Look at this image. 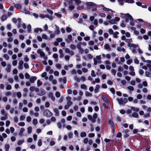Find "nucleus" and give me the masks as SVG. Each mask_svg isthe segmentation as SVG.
<instances>
[{"instance_id": "4", "label": "nucleus", "mask_w": 151, "mask_h": 151, "mask_svg": "<svg viewBox=\"0 0 151 151\" xmlns=\"http://www.w3.org/2000/svg\"><path fill=\"white\" fill-rule=\"evenodd\" d=\"M86 4L87 5V8L88 9H90L91 8L90 6L92 7H96L97 6L96 4L93 2H87L86 3Z\"/></svg>"}, {"instance_id": "32", "label": "nucleus", "mask_w": 151, "mask_h": 151, "mask_svg": "<svg viewBox=\"0 0 151 151\" xmlns=\"http://www.w3.org/2000/svg\"><path fill=\"white\" fill-rule=\"evenodd\" d=\"M113 34L114 37L116 38L118 37L117 35L119 34V33L118 32L116 31Z\"/></svg>"}, {"instance_id": "13", "label": "nucleus", "mask_w": 151, "mask_h": 151, "mask_svg": "<svg viewBox=\"0 0 151 151\" xmlns=\"http://www.w3.org/2000/svg\"><path fill=\"white\" fill-rule=\"evenodd\" d=\"M53 111L55 113V116H59L60 114L58 111V109L57 108L53 109Z\"/></svg>"}, {"instance_id": "6", "label": "nucleus", "mask_w": 151, "mask_h": 151, "mask_svg": "<svg viewBox=\"0 0 151 151\" xmlns=\"http://www.w3.org/2000/svg\"><path fill=\"white\" fill-rule=\"evenodd\" d=\"M46 93L44 89L42 88L40 89V91L37 93V95L40 96H43Z\"/></svg>"}, {"instance_id": "5", "label": "nucleus", "mask_w": 151, "mask_h": 151, "mask_svg": "<svg viewBox=\"0 0 151 151\" xmlns=\"http://www.w3.org/2000/svg\"><path fill=\"white\" fill-rule=\"evenodd\" d=\"M73 0H68V2L69 8L71 10H73L74 8V6L73 5Z\"/></svg>"}, {"instance_id": "17", "label": "nucleus", "mask_w": 151, "mask_h": 151, "mask_svg": "<svg viewBox=\"0 0 151 151\" xmlns=\"http://www.w3.org/2000/svg\"><path fill=\"white\" fill-rule=\"evenodd\" d=\"M127 46L129 47H133L135 48L137 47V45L134 44L130 43H129V44H128Z\"/></svg>"}, {"instance_id": "26", "label": "nucleus", "mask_w": 151, "mask_h": 151, "mask_svg": "<svg viewBox=\"0 0 151 151\" xmlns=\"http://www.w3.org/2000/svg\"><path fill=\"white\" fill-rule=\"evenodd\" d=\"M96 59H97V60H98L99 63H101V57L100 55L96 56Z\"/></svg>"}, {"instance_id": "9", "label": "nucleus", "mask_w": 151, "mask_h": 151, "mask_svg": "<svg viewBox=\"0 0 151 151\" xmlns=\"http://www.w3.org/2000/svg\"><path fill=\"white\" fill-rule=\"evenodd\" d=\"M72 36L71 35H69L68 36V38L66 40V41L67 43H70L72 41Z\"/></svg>"}, {"instance_id": "15", "label": "nucleus", "mask_w": 151, "mask_h": 151, "mask_svg": "<svg viewBox=\"0 0 151 151\" xmlns=\"http://www.w3.org/2000/svg\"><path fill=\"white\" fill-rule=\"evenodd\" d=\"M88 118L89 120L91 121L93 123H94L96 121V120H95V119H93L92 116L90 115H88Z\"/></svg>"}, {"instance_id": "45", "label": "nucleus", "mask_w": 151, "mask_h": 151, "mask_svg": "<svg viewBox=\"0 0 151 151\" xmlns=\"http://www.w3.org/2000/svg\"><path fill=\"white\" fill-rule=\"evenodd\" d=\"M24 142V140L23 139L19 140L17 142V144L19 145H20Z\"/></svg>"}, {"instance_id": "47", "label": "nucleus", "mask_w": 151, "mask_h": 151, "mask_svg": "<svg viewBox=\"0 0 151 151\" xmlns=\"http://www.w3.org/2000/svg\"><path fill=\"white\" fill-rule=\"evenodd\" d=\"M88 139L87 138H84L83 140V142L85 144H86L88 142Z\"/></svg>"}, {"instance_id": "61", "label": "nucleus", "mask_w": 151, "mask_h": 151, "mask_svg": "<svg viewBox=\"0 0 151 151\" xmlns=\"http://www.w3.org/2000/svg\"><path fill=\"white\" fill-rule=\"evenodd\" d=\"M66 31L68 32H70L71 31V29L70 28L67 27L66 28Z\"/></svg>"}, {"instance_id": "64", "label": "nucleus", "mask_w": 151, "mask_h": 151, "mask_svg": "<svg viewBox=\"0 0 151 151\" xmlns=\"http://www.w3.org/2000/svg\"><path fill=\"white\" fill-rule=\"evenodd\" d=\"M24 60L26 62H27L29 60V59L28 58L27 55H25L24 59Z\"/></svg>"}, {"instance_id": "8", "label": "nucleus", "mask_w": 151, "mask_h": 151, "mask_svg": "<svg viewBox=\"0 0 151 151\" xmlns=\"http://www.w3.org/2000/svg\"><path fill=\"white\" fill-rule=\"evenodd\" d=\"M24 62L23 60H21L19 61V66L18 68L19 70H22L23 68V64Z\"/></svg>"}, {"instance_id": "11", "label": "nucleus", "mask_w": 151, "mask_h": 151, "mask_svg": "<svg viewBox=\"0 0 151 151\" xmlns=\"http://www.w3.org/2000/svg\"><path fill=\"white\" fill-rule=\"evenodd\" d=\"M37 53L39 54L42 57H44L45 56V53L40 49H38L37 51Z\"/></svg>"}, {"instance_id": "48", "label": "nucleus", "mask_w": 151, "mask_h": 151, "mask_svg": "<svg viewBox=\"0 0 151 151\" xmlns=\"http://www.w3.org/2000/svg\"><path fill=\"white\" fill-rule=\"evenodd\" d=\"M37 145L39 146H40L42 145V140L41 139H39L37 143Z\"/></svg>"}, {"instance_id": "43", "label": "nucleus", "mask_w": 151, "mask_h": 151, "mask_svg": "<svg viewBox=\"0 0 151 151\" xmlns=\"http://www.w3.org/2000/svg\"><path fill=\"white\" fill-rule=\"evenodd\" d=\"M109 22L111 24H114L115 23L116 21L114 19H112L109 20Z\"/></svg>"}, {"instance_id": "16", "label": "nucleus", "mask_w": 151, "mask_h": 151, "mask_svg": "<svg viewBox=\"0 0 151 151\" xmlns=\"http://www.w3.org/2000/svg\"><path fill=\"white\" fill-rule=\"evenodd\" d=\"M100 87V86L99 85L97 84L96 85L95 88L94 90V91L95 93H96L97 92H98L99 91Z\"/></svg>"}, {"instance_id": "24", "label": "nucleus", "mask_w": 151, "mask_h": 151, "mask_svg": "<svg viewBox=\"0 0 151 151\" xmlns=\"http://www.w3.org/2000/svg\"><path fill=\"white\" fill-rule=\"evenodd\" d=\"M16 94L17 96V97L18 98L20 99V98H21L22 95V93L21 92H16Z\"/></svg>"}, {"instance_id": "50", "label": "nucleus", "mask_w": 151, "mask_h": 151, "mask_svg": "<svg viewBox=\"0 0 151 151\" xmlns=\"http://www.w3.org/2000/svg\"><path fill=\"white\" fill-rule=\"evenodd\" d=\"M70 48L73 50L75 49L76 48V47L74 45L71 44L70 46Z\"/></svg>"}, {"instance_id": "63", "label": "nucleus", "mask_w": 151, "mask_h": 151, "mask_svg": "<svg viewBox=\"0 0 151 151\" xmlns=\"http://www.w3.org/2000/svg\"><path fill=\"white\" fill-rule=\"evenodd\" d=\"M95 134L93 133H90L88 134V137H93L95 136Z\"/></svg>"}, {"instance_id": "29", "label": "nucleus", "mask_w": 151, "mask_h": 151, "mask_svg": "<svg viewBox=\"0 0 151 151\" xmlns=\"http://www.w3.org/2000/svg\"><path fill=\"white\" fill-rule=\"evenodd\" d=\"M81 88L82 89L86 90L87 86L86 85L84 84H82L81 85Z\"/></svg>"}, {"instance_id": "25", "label": "nucleus", "mask_w": 151, "mask_h": 151, "mask_svg": "<svg viewBox=\"0 0 151 151\" xmlns=\"http://www.w3.org/2000/svg\"><path fill=\"white\" fill-rule=\"evenodd\" d=\"M117 50L118 51H122L123 52H124L125 50L124 48H122L121 47H118L117 48Z\"/></svg>"}, {"instance_id": "33", "label": "nucleus", "mask_w": 151, "mask_h": 151, "mask_svg": "<svg viewBox=\"0 0 151 151\" xmlns=\"http://www.w3.org/2000/svg\"><path fill=\"white\" fill-rule=\"evenodd\" d=\"M7 18V16L6 15H4L2 16L1 19L2 21H3L6 20Z\"/></svg>"}, {"instance_id": "34", "label": "nucleus", "mask_w": 151, "mask_h": 151, "mask_svg": "<svg viewBox=\"0 0 151 151\" xmlns=\"http://www.w3.org/2000/svg\"><path fill=\"white\" fill-rule=\"evenodd\" d=\"M11 86L9 84H7L6 87V89L7 90H9L12 89Z\"/></svg>"}, {"instance_id": "2", "label": "nucleus", "mask_w": 151, "mask_h": 151, "mask_svg": "<svg viewBox=\"0 0 151 151\" xmlns=\"http://www.w3.org/2000/svg\"><path fill=\"white\" fill-rule=\"evenodd\" d=\"M43 115L47 117H50L52 115V113L48 109H46L43 112Z\"/></svg>"}, {"instance_id": "23", "label": "nucleus", "mask_w": 151, "mask_h": 151, "mask_svg": "<svg viewBox=\"0 0 151 151\" xmlns=\"http://www.w3.org/2000/svg\"><path fill=\"white\" fill-rule=\"evenodd\" d=\"M14 6L15 8L19 9H21L22 7V6L20 4H15L14 5Z\"/></svg>"}, {"instance_id": "55", "label": "nucleus", "mask_w": 151, "mask_h": 151, "mask_svg": "<svg viewBox=\"0 0 151 151\" xmlns=\"http://www.w3.org/2000/svg\"><path fill=\"white\" fill-rule=\"evenodd\" d=\"M11 95H12V93L10 91H7V92H6L5 93V95L7 96H10Z\"/></svg>"}, {"instance_id": "19", "label": "nucleus", "mask_w": 151, "mask_h": 151, "mask_svg": "<svg viewBox=\"0 0 151 151\" xmlns=\"http://www.w3.org/2000/svg\"><path fill=\"white\" fill-rule=\"evenodd\" d=\"M42 29L40 28H35L34 30V32L36 33H37L39 31L40 32L42 31Z\"/></svg>"}, {"instance_id": "30", "label": "nucleus", "mask_w": 151, "mask_h": 151, "mask_svg": "<svg viewBox=\"0 0 151 151\" xmlns=\"http://www.w3.org/2000/svg\"><path fill=\"white\" fill-rule=\"evenodd\" d=\"M8 118V116H3L1 117V120L2 121L7 119Z\"/></svg>"}, {"instance_id": "46", "label": "nucleus", "mask_w": 151, "mask_h": 151, "mask_svg": "<svg viewBox=\"0 0 151 151\" xmlns=\"http://www.w3.org/2000/svg\"><path fill=\"white\" fill-rule=\"evenodd\" d=\"M10 148V145L9 144H6L5 145V150H9Z\"/></svg>"}, {"instance_id": "12", "label": "nucleus", "mask_w": 151, "mask_h": 151, "mask_svg": "<svg viewBox=\"0 0 151 151\" xmlns=\"http://www.w3.org/2000/svg\"><path fill=\"white\" fill-rule=\"evenodd\" d=\"M5 70L8 73H9L11 72V66L10 64H7V67L5 69Z\"/></svg>"}, {"instance_id": "36", "label": "nucleus", "mask_w": 151, "mask_h": 151, "mask_svg": "<svg viewBox=\"0 0 151 151\" xmlns=\"http://www.w3.org/2000/svg\"><path fill=\"white\" fill-rule=\"evenodd\" d=\"M3 57L6 60H8L9 58V56L6 54H4L3 55Z\"/></svg>"}, {"instance_id": "39", "label": "nucleus", "mask_w": 151, "mask_h": 151, "mask_svg": "<svg viewBox=\"0 0 151 151\" xmlns=\"http://www.w3.org/2000/svg\"><path fill=\"white\" fill-rule=\"evenodd\" d=\"M37 85L38 86H40L42 85V82L40 80H38L37 81Z\"/></svg>"}, {"instance_id": "58", "label": "nucleus", "mask_w": 151, "mask_h": 151, "mask_svg": "<svg viewBox=\"0 0 151 151\" xmlns=\"http://www.w3.org/2000/svg\"><path fill=\"white\" fill-rule=\"evenodd\" d=\"M12 64L14 66H16L17 64V60H14L12 61Z\"/></svg>"}, {"instance_id": "62", "label": "nucleus", "mask_w": 151, "mask_h": 151, "mask_svg": "<svg viewBox=\"0 0 151 151\" xmlns=\"http://www.w3.org/2000/svg\"><path fill=\"white\" fill-rule=\"evenodd\" d=\"M72 75L76 74V71L75 69H73L71 71Z\"/></svg>"}, {"instance_id": "41", "label": "nucleus", "mask_w": 151, "mask_h": 151, "mask_svg": "<svg viewBox=\"0 0 151 151\" xmlns=\"http://www.w3.org/2000/svg\"><path fill=\"white\" fill-rule=\"evenodd\" d=\"M124 1L125 2L128 3H132L134 2L133 0H124Z\"/></svg>"}, {"instance_id": "27", "label": "nucleus", "mask_w": 151, "mask_h": 151, "mask_svg": "<svg viewBox=\"0 0 151 151\" xmlns=\"http://www.w3.org/2000/svg\"><path fill=\"white\" fill-rule=\"evenodd\" d=\"M80 136L82 137H86V133L85 132H82L80 134Z\"/></svg>"}, {"instance_id": "49", "label": "nucleus", "mask_w": 151, "mask_h": 151, "mask_svg": "<svg viewBox=\"0 0 151 151\" xmlns=\"http://www.w3.org/2000/svg\"><path fill=\"white\" fill-rule=\"evenodd\" d=\"M132 62V59H130L128 60L127 61V63L128 65H130Z\"/></svg>"}, {"instance_id": "28", "label": "nucleus", "mask_w": 151, "mask_h": 151, "mask_svg": "<svg viewBox=\"0 0 151 151\" xmlns=\"http://www.w3.org/2000/svg\"><path fill=\"white\" fill-rule=\"evenodd\" d=\"M45 17H47L49 19L52 20L53 19V17L52 16H49L48 14H46L45 15Z\"/></svg>"}, {"instance_id": "40", "label": "nucleus", "mask_w": 151, "mask_h": 151, "mask_svg": "<svg viewBox=\"0 0 151 151\" xmlns=\"http://www.w3.org/2000/svg\"><path fill=\"white\" fill-rule=\"evenodd\" d=\"M32 127H29L27 128V132L29 134H30L32 131Z\"/></svg>"}, {"instance_id": "54", "label": "nucleus", "mask_w": 151, "mask_h": 151, "mask_svg": "<svg viewBox=\"0 0 151 151\" xmlns=\"http://www.w3.org/2000/svg\"><path fill=\"white\" fill-rule=\"evenodd\" d=\"M68 138L70 139L73 137V133L72 132H70L68 133Z\"/></svg>"}, {"instance_id": "37", "label": "nucleus", "mask_w": 151, "mask_h": 151, "mask_svg": "<svg viewBox=\"0 0 151 151\" xmlns=\"http://www.w3.org/2000/svg\"><path fill=\"white\" fill-rule=\"evenodd\" d=\"M132 115L133 117L137 118H138L139 116L138 114L136 112L133 113L132 114Z\"/></svg>"}, {"instance_id": "1", "label": "nucleus", "mask_w": 151, "mask_h": 151, "mask_svg": "<svg viewBox=\"0 0 151 151\" xmlns=\"http://www.w3.org/2000/svg\"><path fill=\"white\" fill-rule=\"evenodd\" d=\"M116 100L118 102L119 104L121 105H124L128 101L127 99L126 98L124 99L122 98H117Z\"/></svg>"}, {"instance_id": "44", "label": "nucleus", "mask_w": 151, "mask_h": 151, "mask_svg": "<svg viewBox=\"0 0 151 151\" xmlns=\"http://www.w3.org/2000/svg\"><path fill=\"white\" fill-rule=\"evenodd\" d=\"M145 75L146 76L148 77H151V73L149 72L146 71L145 72Z\"/></svg>"}, {"instance_id": "53", "label": "nucleus", "mask_w": 151, "mask_h": 151, "mask_svg": "<svg viewBox=\"0 0 151 151\" xmlns=\"http://www.w3.org/2000/svg\"><path fill=\"white\" fill-rule=\"evenodd\" d=\"M118 1L119 3V5H123L124 3L123 0H118Z\"/></svg>"}, {"instance_id": "7", "label": "nucleus", "mask_w": 151, "mask_h": 151, "mask_svg": "<svg viewBox=\"0 0 151 151\" xmlns=\"http://www.w3.org/2000/svg\"><path fill=\"white\" fill-rule=\"evenodd\" d=\"M66 99L67 101V104L69 105H71L73 103L71 101V98L70 96H67L66 97Z\"/></svg>"}, {"instance_id": "18", "label": "nucleus", "mask_w": 151, "mask_h": 151, "mask_svg": "<svg viewBox=\"0 0 151 151\" xmlns=\"http://www.w3.org/2000/svg\"><path fill=\"white\" fill-rule=\"evenodd\" d=\"M104 47L105 49L108 51H110L111 50L109 45L108 44H105L104 45Z\"/></svg>"}, {"instance_id": "60", "label": "nucleus", "mask_w": 151, "mask_h": 151, "mask_svg": "<svg viewBox=\"0 0 151 151\" xmlns=\"http://www.w3.org/2000/svg\"><path fill=\"white\" fill-rule=\"evenodd\" d=\"M128 89L129 90H131V91H133L134 90V87L132 86H129L127 87Z\"/></svg>"}, {"instance_id": "42", "label": "nucleus", "mask_w": 151, "mask_h": 151, "mask_svg": "<svg viewBox=\"0 0 151 151\" xmlns=\"http://www.w3.org/2000/svg\"><path fill=\"white\" fill-rule=\"evenodd\" d=\"M37 123H38L37 120V119H34L33 120L32 123H33V124L35 125L37 124Z\"/></svg>"}, {"instance_id": "35", "label": "nucleus", "mask_w": 151, "mask_h": 151, "mask_svg": "<svg viewBox=\"0 0 151 151\" xmlns=\"http://www.w3.org/2000/svg\"><path fill=\"white\" fill-rule=\"evenodd\" d=\"M84 6L83 5L78 6L77 7V9L78 10L83 9H84Z\"/></svg>"}, {"instance_id": "21", "label": "nucleus", "mask_w": 151, "mask_h": 151, "mask_svg": "<svg viewBox=\"0 0 151 151\" xmlns=\"http://www.w3.org/2000/svg\"><path fill=\"white\" fill-rule=\"evenodd\" d=\"M85 96L87 97H88V96L91 97L92 96V93L89 92H88V91H86L85 92Z\"/></svg>"}, {"instance_id": "20", "label": "nucleus", "mask_w": 151, "mask_h": 151, "mask_svg": "<svg viewBox=\"0 0 151 151\" xmlns=\"http://www.w3.org/2000/svg\"><path fill=\"white\" fill-rule=\"evenodd\" d=\"M131 109L132 110L136 112H138L139 111V108H135V107L132 106L131 107Z\"/></svg>"}, {"instance_id": "51", "label": "nucleus", "mask_w": 151, "mask_h": 151, "mask_svg": "<svg viewBox=\"0 0 151 151\" xmlns=\"http://www.w3.org/2000/svg\"><path fill=\"white\" fill-rule=\"evenodd\" d=\"M27 28L28 29V31L29 32H30L31 31V26L30 24H29L27 25Z\"/></svg>"}, {"instance_id": "3", "label": "nucleus", "mask_w": 151, "mask_h": 151, "mask_svg": "<svg viewBox=\"0 0 151 151\" xmlns=\"http://www.w3.org/2000/svg\"><path fill=\"white\" fill-rule=\"evenodd\" d=\"M125 21L128 22L129 20L132 21L133 20L132 17L129 14H126L125 15Z\"/></svg>"}, {"instance_id": "59", "label": "nucleus", "mask_w": 151, "mask_h": 151, "mask_svg": "<svg viewBox=\"0 0 151 151\" xmlns=\"http://www.w3.org/2000/svg\"><path fill=\"white\" fill-rule=\"evenodd\" d=\"M55 66L58 69H60L61 68V65L59 63L56 64L55 65Z\"/></svg>"}, {"instance_id": "56", "label": "nucleus", "mask_w": 151, "mask_h": 151, "mask_svg": "<svg viewBox=\"0 0 151 151\" xmlns=\"http://www.w3.org/2000/svg\"><path fill=\"white\" fill-rule=\"evenodd\" d=\"M91 76L93 77H95L96 76V75L95 74L94 71L92 70L91 71Z\"/></svg>"}, {"instance_id": "14", "label": "nucleus", "mask_w": 151, "mask_h": 151, "mask_svg": "<svg viewBox=\"0 0 151 151\" xmlns=\"http://www.w3.org/2000/svg\"><path fill=\"white\" fill-rule=\"evenodd\" d=\"M37 77L35 76H33L30 78L29 81L31 83H34L35 81L37 80Z\"/></svg>"}, {"instance_id": "10", "label": "nucleus", "mask_w": 151, "mask_h": 151, "mask_svg": "<svg viewBox=\"0 0 151 151\" xmlns=\"http://www.w3.org/2000/svg\"><path fill=\"white\" fill-rule=\"evenodd\" d=\"M55 34L57 35H58L60 34V32L59 29V27L56 24L55 25Z\"/></svg>"}, {"instance_id": "22", "label": "nucleus", "mask_w": 151, "mask_h": 151, "mask_svg": "<svg viewBox=\"0 0 151 151\" xmlns=\"http://www.w3.org/2000/svg\"><path fill=\"white\" fill-rule=\"evenodd\" d=\"M1 114L3 116H7V114L6 113L5 110L4 109H2L1 110Z\"/></svg>"}, {"instance_id": "52", "label": "nucleus", "mask_w": 151, "mask_h": 151, "mask_svg": "<svg viewBox=\"0 0 151 151\" xmlns=\"http://www.w3.org/2000/svg\"><path fill=\"white\" fill-rule=\"evenodd\" d=\"M94 61V64L95 65H96L97 63H98V60L97 59H96V58H94L93 59Z\"/></svg>"}, {"instance_id": "31", "label": "nucleus", "mask_w": 151, "mask_h": 151, "mask_svg": "<svg viewBox=\"0 0 151 151\" xmlns=\"http://www.w3.org/2000/svg\"><path fill=\"white\" fill-rule=\"evenodd\" d=\"M125 41L127 43H128V44H129V43H131L132 42V40L131 39H127Z\"/></svg>"}, {"instance_id": "38", "label": "nucleus", "mask_w": 151, "mask_h": 151, "mask_svg": "<svg viewBox=\"0 0 151 151\" xmlns=\"http://www.w3.org/2000/svg\"><path fill=\"white\" fill-rule=\"evenodd\" d=\"M74 79L78 82H80L81 81V78H78L76 76L74 77Z\"/></svg>"}, {"instance_id": "57", "label": "nucleus", "mask_w": 151, "mask_h": 151, "mask_svg": "<svg viewBox=\"0 0 151 151\" xmlns=\"http://www.w3.org/2000/svg\"><path fill=\"white\" fill-rule=\"evenodd\" d=\"M46 10L47 12L50 14L51 15H52L53 14V12L52 10H49L48 9H47Z\"/></svg>"}]
</instances>
